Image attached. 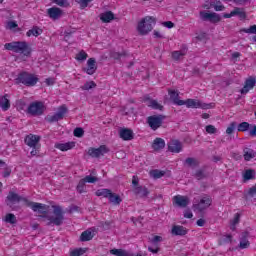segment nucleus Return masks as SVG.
I'll return each mask as SVG.
<instances>
[{
    "instance_id": "obj_52",
    "label": "nucleus",
    "mask_w": 256,
    "mask_h": 256,
    "mask_svg": "<svg viewBox=\"0 0 256 256\" xmlns=\"http://www.w3.org/2000/svg\"><path fill=\"white\" fill-rule=\"evenodd\" d=\"M210 7H213L215 11H225V6L223 4H215V2H210Z\"/></svg>"
},
{
    "instance_id": "obj_53",
    "label": "nucleus",
    "mask_w": 256,
    "mask_h": 256,
    "mask_svg": "<svg viewBox=\"0 0 256 256\" xmlns=\"http://www.w3.org/2000/svg\"><path fill=\"white\" fill-rule=\"evenodd\" d=\"M83 180L86 183H97V181H99V178H97L95 176L88 175V176L84 177Z\"/></svg>"
},
{
    "instance_id": "obj_6",
    "label": "nucleus",
    "mask_w": 256,
    "mask_h": 256,
    "mask_svg": "<svg viewBox=\"0 0 256 256\" xmlns=\"http://www.w3.org/2000/svg\"><path fill=\"white\" fill-rule=\"evenodd\" d=\"M68 111L69 109L66 105H61L54 115L46 117V121L48 123H57V121H61V119L65 118V115H67Z\"/></svg>"
},
{
    "instance_id": "obj_46",
    "label": "nucleus",
    "mask_w": 256,
    "mask_h": 256,
    "mask_svg": "<svg viewBox=\"0 0 256 256\" xmlns=\"http://www.w3.org/2000/svg\"><path fill=\"white\" fill-rule=\"evenodd\" d=\"M73 135L74 137L81 138L85 135V130H83L81 127H77L74 129Z\"/></svg>"
},
{
    "instance_id": "obj_48",
    "label": "nucleus",
    "mask_w": 256,
    "mask_h": 256,
    "mask_svg": "<svg viewBox=\"0 0 256 256\" xmlns=\"http://www.w3.org/2000/svg\"><path fill=\"white\" fill-rule=\"evenodd\" d=\"M161 241H163V237L161 236H154L150 242L152 243V245H154V247H159V243H161Z\"/></svg>"
},
{
    "instance_id": "obj_47",
    "label": "nucleus",
    "mask_w": 256,
    "mask_h": 256,
    "mask_svg": "<svg viewBox=\"0 0 256 256\" xmlns=\"http://www.w3.org/2000/svg\"><path fill=\"white\" fill-rule=\"evenodd\" d=\"M81 255H85V249L83 248H78L70 252V256H81Z\"/></svg>"
},
{
    "instance_id": "obj_44",
    "label": "nucleus",
    "mask_w": 256,
    "mask_h": 256,
    "mask_svg": "<svg viewBox=\"0 0 256 256\" xmlns=\"http://www.w3.org/2000/svg\"><path fill=\"white\" fill-rule=\"evenodd\" d=\"M97 87V84L94 81L86 82L83 86H81V89L83 91H89L90 89H95Z\"/></svg>"
},
{
    "instance_id": "obj_15",
    "label": "nucleus",
    "mask_w": 256,
    "mask_h": 256,
    "mask_svg": "<svg viewBox=\"0 0 256 256\" xmlns=\"http://www.w3.org/2000/svg\"><path fill=\"white\" fill-rule=\"evenodd\" d=\"M213 203V200L211 199V197L206 196L203 197L200 202L198 204L195 205L196 209H198V211H205V209H208V207H211V204Z\"/></svg>"
},
{
    "instance_id": "obj_33",
    "label": "nucleus",
    "mask_w": 256,
    "mask_h": 256,
    "mask_svg": "<svg viewBox=\"0 0 256 256\" xmlns=\"http://www.w3.org/2000/svg\"><path fill=\"white\" fill-rule=\"evenodd\" d=\"M0 107L3 109V111H9V108L11 107V103L9 102V99H7V95H4L1 98Z\"/></svg>"
},
{
    "instance_id": "obj_35",
    "label": "nucleus",
    "mask_w": 256,
    "mask_h": 256,
    "mask_svg": "<svg viewBox=\"0 0 256 256\" xmlns=\"http://www.w3.org/2000/svg\"><path fill=\"white\" fill-rule=\"evenodd\" d=\"M91 239H93V232L89 230L82 232L80 235V241L82 242L91 241Z\"/></svg>"
},
{
    "instance_id": "obj_62",
    "label": "nucleus",
    "mask_w": 256,
    "mask_h": 256,
    "mask_svg": "<svg viewBox=\"0 0 256 256\" xmlns=\"http://www.w3.org/2000/svg\"><path fill=\"white\" fill-rule=\"evenodd\" d=\"M77 211H79V206H77V205L70 206L69 213H75Z\"/></svg>"
},
{
    "instance_id": "obj_9",
    "label": "nucleus",
    "mask_w": 256,
    "mask_h": 256,
    "mask_svg": "<svg viewBox=\"0 0 256 256\" xmlns=\"http://www.w3.org/2000/svg\"><path fill=\"white\" fill-rule=\"evenodd\" d=\"M106 153H109V148L105 145H101L98 148H89L88 155L95 159H99V157H103Z\"/></svg>"
},
{
    "instance_id": "obj_49",
    "label": "nucleus",
    "mask_w": 256,
    "mask_h": 256,
    "mask_svg": "<svg viewBox=\"0 0 256 256\" xmlns=\"http://www.w3.org/2000/svg\"><path fill=\"white\" fill-rule=\"evenodd\" d=\"M235 127H237V122H231L226 129L227 135H232V133L235 131Z\"/></svg>"
},
{
    "instance_id": "obj_18",
    "label": "nucleus",
    "mask_w": 256,
    "mask_h": 256,
    "mask_svg": "<svg viewBox=\"0 0 256 256\" xmlns=\"http://www.w3.org/2000/svg\"><path fill=\"white\" fill-rule=\"evenodd\" d=\"M133 193H134V195H136V197L143 199L149 195V189H147V187H143V186H136L133 189Z\"/></svg>"
},
{
    "instance_id": "obj_21",
    "label": "nucleus",
    "mask_w": 256,
    "mask_h": 256,
    "mask_svg": "<svg viewBox=\"0 0 256 256\" xmlns=\"http://www.w3.org/2000/svg\"><path fill=\"white\" fill-rule=\"evenodd\" d=\"M169 95H170V99L171 101H173L174 105H185V100H179V92L175 91V90H169L168 91Z\"/></svg>"
},
{
    "instance_id": "obj_20",
    "label": "nucleus",
    "mask_w": 256,
    "mask_h": 256,
    "mask_svg": "<svg viewBox=\"0 0 256 256\" xmlns=\"http://www.w3.org/2000/svg\"><path fill=\"white\" fill-rule=\"evenodd\" d=\"M187 228H185L184 226H181V225H174L172 227V231H171V234L174 235V236H180V237H183L185 236V234L187 233Z\"/></svg>"
},
{
    "instance_id": "obj_27",
    "label": "nucleus",
    "mask_w": 256,
    "mask_h": 256,
    "mask_svg": "<svg viewBox=\"0 0 256 256\" xmlns=\"http://www.w3.org/2000/svg\"><path fill=\"white\" fill-rule=\"evenodd\" d=\"M43 33V29L38 26H33L30 30L27 31L26 35L28 37H39Z\"/></svg>"
},
{
    "instance_id": "obj_1",
    "label": "nucleus",
    "mask_w": 256,
    "mask_h": 256,
    "mask_svg": "<svg viewBox=\"0 0 256 256\" xmlns=\"http://www.w3.org/2000/svg\"><path fill=\"white\" fill-rule=\"evenodd\" d=\"M53 215H40L39 217L47 219L48 223L47 226L56 225V227H61L63 221H65V213L63 212V208L61 206L54 205L52 206Z\"/></svg>"
},
{
    "instance_id": "obj_10",
    "label": "nucleus",
    "mask_w": 256,
    "mask_h": 256,
    "mask_svg": "<svg viewBox=\"0 0 256 256\" xmlns=\"http://www.w3.org/2000/svg\"><path fill=\"white\" fill-rule=\"evenodd\" d=\"M200 18L202 19V21H209L210 23H219L221 21V16L215 12L208 13L205 11H201Z\"/></svg>"
},
{
    "instance_id": "obj_12",
    "label": "nucleus",
    "mask_w": 256,
    "mask_h": 256,
    "mask_svg": "<svg viewBox=\"0 0 256 256\" xmlns=\"http://www.w3.org/2000/svg\"><path fill=\"white\" fill-rule=\"evenodd\" d=\"M119 137L123 139V141H133L135 139V133L130 128H120Z\"/></svg>"
},
{
    "instance_id": "obj_56",
    "label": "nucleus",
    "mask_w": 256,
    "mask_h": 256,
    "mask_svg": "<svg viewBox=\"0 0 256 256\" xmlns=\"http://www.w3.org/2000/svg\"><path fill=\"white\" fill-rule=\"evenodd\" d=\"M206 132H208L209 135H215V133H217V128H215L213 125H207Z\"/></svg>"
},
{
    "instance_id": "obj_32",
    "label": "nucleus",
    "mask_w": 256,
    "mask_h": 256,
    "mask_svg": "<svg viewBox=\"0 0 256 256\" xmlns=\"http://www.w3.org/2000/svg\"><path fill=\"white\" fill-rule=\"evenodd\" d=\"M232 15L234 17L235 15H237L238 17H240V19H247V14L245 13V9L243 8H239V7L234 8V10L232 11Z\"/></svg>"
},
{
    "instance_id": "obj_23",
    "label": "nucleus",
    "mask_w": 256,
    "mask_h": 256,
    "mask_svg": "<svg viewBox=\"0 0 256 256\" xmlns=\"http://www.w3.org/2000/svg\"><path fill=\"white\" fill-rule=\"evenodd\" d=\"M7 201H9L10 203H19L21 201H23V197L19 196V194L10 191L6 197Z\"/></svg>"
},
{
    "instance_id": "obj_64",
    "label": "nucleus",
    "mask_w": 256,
    "mask_h": 256,
    "mask_svg": "<svg viewBox=\"0 0 256 256\" xmlns=\"http://www.w3.org/2000/svg\"><path fill=\"white\" fill-rule=\"evenodd\" d=\"M250 137H256V125L252 127V129L249 131Z\"/></svg>"
},
{
    "instance_id": "obj_37",
    "label": "nucleus",
    "mask_w": 256,
    "mask_h": 256,
    "mask_svg": "<svg viewBox=\"0 0 256 256\" xmlns=\"http://www.w3.org/2000/svg\"><path fill=\"white\" fill-rule=\"evenodd\" d=\"M199 102L200 101H196L195 99H187L185 101V105L188 108H192V109H199Z\"/></svg>"
},
{
    "instance_id": "obj_43",
    "label": "nucleus",
    "mask_w": 256,
    "mask_h": 256,
    "mask_svg": "<svg viewBox=\"0 0 256 256\" xmlns=\"http://www.w3.org/2000/svg\"><path fill=\"white\" fill-rule=\"evenodd\" d=\"M4 221L5 223H10V225H15L17 223V217L15 214L9 213L6 215Z\"/></svg>"
},
{
    "instance_id": "obj_30",
    "label": "nucleus",
    "mask_w": 256,
    "mask_h": 256,
    "mask_svg": "<svg viewBox=\"0 0 256 256\" xmlns=\"http://www.w3.org/2000/svg\"><path fill=\"white\" fill-rule=\"evenodd\" d=\"M144 100L149 101L148 107H151L152 109H158L159 111H163V105L159 104L157 100H150L149 97H145Z\"/></svg>"
},
{
    "instance_id": "obj_29",
    "label": "nucleus",
    "mask_w": 256,
    "mask_h": 256,
    "mask_svg": "<svg viewBox=\"0 0 256 256\" xmlns=\"http://www.w3.org/2000/svg\"><path fill=\"white\" fill-rule=\"evenodd\" d=\"M110 57L112 59H115L116 61H120V59H125V58L129 57V53H127L126 51H123V52H111L110 53Z\"/></svg>"
},
{
    "instance_id": "obj_25",
    "label": "nucleus",
    "mask_w": 256,
    "mask_h": 256,
    "mask_svg": "<svg viewBox=\"0 0 256 256\" xmlns=\"http://www.w3.org/2000/svg\"><path fill=\"white\" fill-rule=\"evenodd\" d=\"M243 153H244L243 155L244 161H250L251 159H255V156H256L255 150L246 147L243 149Z\"/></svg>"
},
{
    "instance_id": "obj_16",
    "label": "nucleus",
    "mask_w": 256,
    "mask_h": 256,
    "mask_svg": "<svg viewBox=\"0 0 256 256\" xmlns=\"http://www.w3.org/2000/svg\"><path fill=\"white\" fill-rule=\"evenodd\" d=\"M256 84V79L253 77H250L248 79H246L244 87L240 90V93L242 95H246V93H249V91H251V89H253V87H255Z\"/></svg>"
},
{
    "instance_id": "obj_63",
    "label": "nucleus",
    "mask_w": 256,
    "mask_h": 256,
    "mask_svg": "<svg viewBox=\"0 0 256 256\" xmlns=\"http://www.w3.org/2000/svg\"><path fill=\"white\" fill-rule=\"evenodd\" d=\"M16 27H17V22L15 21L8 22V29H16Z\"/></svg>"
},
{
    "instance_id": "obj_38",
    "label": "nucleus",
    "mask_w": 256,
    "mask_h": 256,
    "mask_svg": "<svg viewBox=\"0 0 256 256\" xmlns=\"http://www.w3.org/2000/svg\"><path fill=\"white\" fill-rule=\"evenodd\" d=\"M110 254L116 256H131L127 250L123 249H112L110 250Z\"/></svg>"
},
{
    "instance_id": "obj_45",
    "label": "nucleus",
    "mask_w": 256,
    "mask_h": 256,
    "mask_svg": "<svg viewBox=\"0 0 256 256\" xmlns=\"http://www.w3.org/2000/svg\"><path fill=\"white\" fill-rule=\"evenodd\" d=\"M87 57H89V55L86 54V52L84 50H81L75 57L76 61H85L87 60Z\"/></svg>"
},
{
    "instance_id": "obj_4",
    "label": "nucleus",
    "mask_w": 256,
    "mask_h": 256,
    "mask_svg": "<svg viewBox=\"0 0 256 256\" xmlns=\"http://www.w3.org/2000/svg\"><path fill=\"white\" fill-rule=\"evenodd\" d=\"M39 82V78L29 72H21L16 78V83H22L26 87H35Z\"/></svg>"
},
{
    "instance_id": "obj_19",
    "label": "nucleus",
    "mask_w": 256,
    "mask_h": 256,
    "mask_svg": "<svg viewBox=\"0 0 256 256\" xmlns=\"http://www.w3.org/2000/svg\"><path fill=\"white\" fill-rule=\"evenodd\" d=\"M173 201L178 205V207H187V205H189V198L187 196H174Z\"/></svg>"
},
{
    "instance_id": "obj_3",
    "label": "nucleus",
    "mask_w": 256,
    "mask_h": 256,
    "mask_svg": "<svg viewBox=\"0 0 256 256\" xmlns=\"http://www.w3.org/2000/svg\"><path fill=\"white\" fill-rule=\"evenodd\" d=\"M157 23V19L153 16H146L144 17L137 26V31L139 35H148L153 31V25Z\"/></svg>"
},
{
    "instance_id": "obj_22",
    "label": "nucleus",
    "mask_w": 256,
    "mask_h": 256,
    "mask_svg": "<svg viewBox=\"0 0 256 256\" xmlns=\"http://www.w3.org/2000/svg\"><path fill=\"white\" fill-rule=\"evenodd\" d=\"M152 149H154V151H161V149H165V140L163 138L154 139Z\"/></svg>"
},
{
    "instance_id": "obj_2",
    "label": "nucleus",
    "mask_w": 256,
    "mask_h": 256,
    "mask_svg": "<svg viewBox=\"0 0 256 256\" xmlns=\"http://www.w3.org/2000/svg\"><path fill=\"white\" fill-rule=\"evenodd\" d=\"M4 49L7 51H13V53H20L25 57H29L32 51V49L29 47V44L25 41H14L6 43L4 45Z\"/></svg>"
},
{
    "instance_id": "obj_8",
    "label": "nucleus",
    "mask_w": 256,
    "mask_h": 256,
    "mask_svg": "<svg viewBox=\"0 0 256 256\" xmlns=\"http://www.w3.org/2000/svg\"><path fill=\"white\" fill-rule=\"evenodd\" d=\"M45 112V105L43 102H33L28 107V113L30 115L39 116Z\"/></svg>"
},
{
    "instance_id": "obj_51",
    "label": "nucleus",
    "mask_w": 256,
    "mask_h": 256,
    "mask_svg": "<svg viewBox=\"0 0 256 256\" xmlns=\"http://www.w3.org/2000/svg\"><path fill=\"white\" fill-rule=\"evenodd\" d=\"M243 33H249L250 35H256V25H252L249 28L242 29Z\"/></svg>"
},
{
    "instance_id": "obj_61",
    "label": "nucleus",
    "mask_w": 256,
    "mask_h": 256,
    "mask_svg": "<svg viewBox=\"0 0 256 256\" xmlns=\"http://www.w3.org/2000/svg\"><path fill=\"white\" fill-rule=\"evenodd\" d=\"M232 240H233V236L231 234L224 236L222 239L223 243H231Z\"/></svg>"
},
{
    "instance_id": "obj_58",
    "label": "nucleus",
    "mask_w": 256,
    "mask_h": 256,
    "mask_svg": "<svg viewBox=\"0 0 256 256\" xmlns=\"http://www.w3.org/2000/svg\"><path fill=\"white\" fill-rule=\"evenodd\" d=\"M32 151L30 152L31 157H35V155H38L39 149H41V146H35L31 147Z\"/></svg>"
},
{
    "instance_id": "obj_60",
    "label": "nucleus",
    "mask_w": 256,
    "mask_h": 256,
    "mask_svg": "<svg viewBox=\"0 0 256 256\" xmlns=\"http://www.w3.org/2000/svg\"><path fill=\"white\" fill-rule=\"evenodd\" d=\"M211 107H213L212 104L199 102V109H211Z\"/></svg>"
},
{
    "instance_id": "obj_13",
    "label": "nucleus",
    "mask_w": 256,
    "mask_h": 256,
    "mask_svg": "<svg viewBox=\"0 0 256 256\" xmlns=\"http://www.w3.org/2000/svg\"><path fill=\"white\" fill-rule=\"evenodd\" d=\"M84 73L87 75H95L97 72V60L95 58H89L87 61V67L83 68Z\"/></svg>"
},
{
    "instance_id": "obj_24",
    "label": "nucleus",
    "mask_w": 256,
    "mask_h": 256,
    "mask_svg": "<svg viewBox=\"0 0 256 256\" xmlns=\"http://www.w3.org/2000/svg\"><path fill=\"white\" fill-rule=\"evenodd\" d=\"M75 147V142H66V143H58L55 144V148L59 149L60 151H69Z\"/></svg>"
},
{
    "instance_id": "obj_7",
    "label": "nucleus",
    "mask_w": 256,
    "mask_h": 256,
    "mask_svg": "<svg viewBox=\"0 0 256 256\" xmlns=\"http://www.w3.org/2000/svg\"><path fill=\"white\" fill-rule=\"evenodd\" d=\"M24 203H26L27 207H31L32 211L37 212L38 213H42L44 215H46L49 206L45 205V204H41V203H37V202H31L27 199H23Z\"/></svg>"
},
{
    "instance_id": "obj_40",
    "label": "nucleus",
    "mask_w": 256,
    "mask_h": 256,
    "mask_svg": "<svg viewBox=\"0 0 256 256\" xmlns=\"http://www.w3.org/2000/svg\"><path fill=\"white\" fill-rule=\"evenodd\" d=\"M165 175V171L163 170H151L150 171V176L153 177V179H161V177H164Z\"/></svg>"
},
{
    "instance_id": "obj_26",
    "label": "nucleus",
    "mask_w": 256,
    "mask_h": 256,
    "mask_svg": "<svg viewBox=\"0 0 256 256\" xmlns=\"http://www.w3.org/2000/svg\"><path fill=\"white\" fill-rule=\"evenodd\" d=\"M100 19L102 20V23H111V21L115 19V14L111 11H107L100 15Z\"/></svg>"
},
{
    "instance_id": "obj_28",
    "label": "nucleus",
    "mask_w": 256,
    "mask_h": 256,
    "mask_svg": "<svg viewBox=\"0 0 256 256\" xmlns=\"http://www.w3.org/2000/svg\"><path fill=\"white\" fill-rule=\"evenodd\" d=\"M184 165H187V167L195 169V167H199V160H197V158L188 157L185 159Z\"/></svg>"
},
{
    "instance_id": "obj_17",
    "label": "nucleus",
    "mask_w": 256,
    "mask_h": 256,
    "mask_svg": "<svg viewBox=\"0 0 256 256\" xmlns=\"http://www.w3.org/2000/svg\"><path fill=\"white\" fill-rule=\"evenodd\" d=\"M48 17L50 19H53L54 21H57V19L61 18V15H63V10L57 7H52L47 10Z\"/></svg>"
},
{
    "instance_id": "obj_59",
    "label": "nucleus",
    "mask_w": 256,
    "mask_h": 256,
    "mask_svg": "<svg viewBox=\"0 0 256 256\" xmlns=\"http://www.w3.org/2000/svg\"><path fill=\"white\" fill-rule=\"evenodd\" d=\"M162 25L164 27H167V29H173L175 27V23L171 22V21H166L163 22Z\"/></svg>"
},
{
    "instance_id": "obj_41",
    "label": "nucleus",
    "mask_w": 256,
    "mask_h": 256,
    "mask_svg": "<svg viewBox=\"0 0 256 256\" xmlns=\"http://www.w3.org/2000/svg\"><path fill=\"white\" fill-rule=\"evenodd\" d=\"M194 177H195V179H197L198 181H201V180L207 178V174H205V170H204V169H198V170H196V172L194 173Z\"/></svg>"
},
{
    "instance_id": "obj_55",
    "label": "nucleus",
    "mask_w": 256,
    "mask_h": 256,
    "mask_svg": "<svg viewBox=\"0 0 256 256\" xmlns=\"http://www.w3.org/2000/svg\"><path fill=\"white\" fill-rule=\"evenodd\" d=\"M241 221V214L236 213L234 219L232 220V230L234 231L235 225H237Z\"/></svg>"
},
{
    "instance_id": "obj_14",
    "label": "nucleus",
    "mask_w": 256,
    "mask_h": 256,
    "mask_svg": "<svg viewBox=\"0 0 256 256\" xmlns=\"http://www.w3.org/2000/svg\"><path fill=\"white\" fill-rule=\"evenodd\" d=\"M168 151L170 153H181L183 151V144L179 140H171L168 142Z\"/></svg>"
},
{
    "instance_id": "obj_54",
    "label": "nucleus",
    "mask_w": 256,
    "mask_h": 256,
    "mask_svg": "<svg viewBox=\"0 0 256 256\" xmlns=\"http://www.w3.org/2000/svg\"><path fill=\"white\" fill-rule=\"evenodd\" d=\"M92 1L93 0H78V5H80V9H86Z\"/></svg>"
},
{
    "instance_id": "obj_57",
    "label": "nucleus",
    "mask_w": 256,
    "mask_h": 256,
    "mask_svg": "<svg viewBox=\"0 0 256 256\" xmlns=\"http://www.w3.org/2000/svg\"><path fill=\"white\" fill-rule=\"evenodd\" d=\"M250 245H251V243H249V240L241 239L239 247H240V249H247V248H249Z\"/></svg>"
},
{
    "instance_id": "obj_34",
    "label": "nucleus",
    "mask_w": 256,
    "mask_h": 256,
    "mask_svg": "<svg viewBox=\"0 0 256 256\" xmlns=\"http://www.w3.org/2000/svg\"><path fill=\"white\" fill-rule=\"evenodd\" d=\"M108 199H109L110 203H112L113 205H120L121 201H123L121 199V196H119V194H115L113 192H111Z\"/></svg>"
},
{
    "instance_id": "obj_50",
    "label": "nucleus",
    "mask_w": 256,
    "mask_h": 256,
    "mask_svg": "<svg viewBox=\"0 0 256 256\" xmlns=\"http://www.w3.org/2000/svg\"><path fill=\"white\" fill-rule=\"evenodd\" d=\"M85 183H87L84 179H81L77 185V191L79 193L85 192Z\"/></svg>"
},
{
    "instance_id": "obj_39",
    "label": "nucleus",
    "mask_w": 256,
    "mask_h": 256,
    "mask_svg": "<svg viewBox=\"0 0 256 256\" xmlns=\"http://www.w3.org/2000/svg\"><path fill=\"white\" fill-rule=\"evenodd\" d=\"M243 177H244V182L251 181V179H255V170L253 169L246 170Z\"/></svg>"
},
{
    "instance_id": "obj_5",
    "label": "nucleus",
    "mask_w": 256,
    "mask_h": 256,
    "mask_svg": "<svg viewBox=\"0 0 256 256\" xmlns=\"http://www.w3.org/2000/svg\"><path fill=\"white\" fill-rule=\"evenodd\" d=\"M167 119L165 115H152L147 118V123L153 131H157L161 125H163V121Z\"/></svg>"
},
{
    "instance_id": "obj_36",
    "label": "nucleus",
    "mask_w": 256,
    "mask_h": 256,
    "mask_svg": "<svg viewBox=\"0 0 256 256\" xmlns=\"http://www.w3.org/2000/svg\"><path fill=\"white\" fill-rule=\"evenodd\" d=\"M185 55H187V50L185 49L179 50V51H173L172 59H174V61H179L181 57H185Z\"/></svg>"
},
{
    "instance_id": "obj_31",
    "label": "nucleus",
    "mask_w": 256,
    "mask_h": 256,
    "mask_svg": "<svg viewBox=\"0 0 256 256\" xmlns=\"http://www.w3.org/2000/svg\"><path fill=\"white\" fill-rule=\"evenodd\" d=\"M111 190L107 189V188H102V189H98L96 191V196L97 197H105V199H109V197L111 196Z\"/></svg>"
},
{
    "instance_id": "obj_42",
    "label": "nucleus",
    "mask_w": 256,
    "mask_h": 256,
    "mask_svg": "<svg viewBox=\"0 0 256 256\" xmlns=\"http://www.w3.org/2000/svg\"><path fill=\"white\" fill-rule=\"evenodd\" d=\"M249 127H251V124H249V122H242L237 125V131L245 133V131H249Z\"/></svg>"
},
{
    "instance_id": "obj_11",
    "label": "nucleus",
    "mask_w": 256,
    "mask_h": 256,
    "mask_svg": "<svg viewBox=\"0 0 256 256\" xmlns=\"http://www.w3.org/2000/svg\"><path fill=\"white\" fill-rule=\"evenodd\" d=\"M39 141H41V136H38L35 134H29L24 139V143L28 147H41V144H39Z\"/></svg>"
}]
</instances>
